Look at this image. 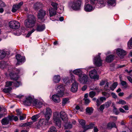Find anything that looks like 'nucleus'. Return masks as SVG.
<instances>
[{
  "label": "nucleus",
  "mask_w": 132,
  "mask_h": 132,
  "mask_svg": "<svg viewBox=\"0 0 132 132\" xmlns=\"http://www.w3.org/2000/svg\"><path fill=\"white\" fill-rule=\"evenodd\" d=\"M35 19L34 16L32 15H29L28 19L24 21V24L27 28L33 27L35 26Z\"/></svg>",
  "instance_id": "obj_1"
},
{
  "label": "nucleus",
  "mask_w": 132,
  "mask_h": 132,
  "mask_svg": "<svg viewBox=\"0 0 132 132\" xmlns=\"http://www.w3.org/2000/svg\"><path fill=\"white\" fill-rule=\"evenodd\" d=\"M53 118L55 124L59 128H61V126L58 112H55L54 113Z\"/></svg>",
  "instance_id": "obj_2"
},
{
  "label": "nucleus",
  "mask_w": 132,
  "mask_h": 132,
  "mask_svg": "<svg viewBox=\"0 0 132 132\" xmlns=\"http://www.w3.org/2000/svg\"><path fill=\"white\" fill-rule=\"evenodd\" d=\"M78 81L81 84H86L87 83L88 80V77L85 74L82 73L79 75L78 77Z\"/></svg>",
  "instance_id": "obj_3"
},
{
  "label": "nucleus",
  "mask_w": 132,
  "mask_h": 132,
  "mask_svg": "<svg viewBox=\"0 0 132 132\" xmlns=\"http://www.w3.org/2000/svg\"><path fill=\"white\" fill-rule=\"evenodd\" d=\"M9 27L14 29H17L20 27V24L17 21H10L9 24Z\"/></svg>",
  "instance_id": "obj_4"
},
{
  "label": "nucleus",
  "mask_w": 132,
  "mask_h": 132,
  "mask_svg": "<svg viewBox=\"0 0 132 132\" xmlns=\"http://www.w3.org/2000/svg\"><path fill=\"white\" fill-rule=\"evenodd\" d=\"M52 111L49 108L46 109L45 111L44 112V117L47 121H48L52 115Z\"/></svg>",
  "instance_id": "obj_5"
},
{
  "label": "nucleus",
  "mask_w": 132,
  "mask_h": 132,
  "mask_svg": "<svg viewBox=\"0 0 132 132\" xmlns=\"http://www.w3.org/2000/svg\"><path fill=\"white\" fill-rule=\"evenodd\" d=\"M100 55L101 54L99 53L98 55L95 57L94 60V64L97 66H100L102 64V60L101 59Z\"/></svg>",
  "instance_id": "obj_6"
},
{
  "label": "nucleus",
  "mask_w": 132,
  "mask_h": 132,
  "mask_svg": "<svg viewBox=\"0 0 132 132\" xmlns=\"http://www.w3.org/2000/svg\"><path fill=\"white\" fill-rule=\"evenodd\" d=\"M89 75L90 78L98 80L99 76L97 75L96 70L94 69L90 71L89 73Z\"/></svg>",
  "instance_id": "obj_7"
},
{
  "label": "nucleus",
  "mask_w": 132,
  "mask_h": 132,
  "mask_svg": "<svg viewBox=\"0 0 132 132\" xmlns=\"http://www.w3.org/2000/svg\"><path fill=\"white\" fill-rule=\"evenodd\" d=\"M80 5L81 2L79 1H77L72 3L71 7L74 10H77L80 9Z\"/></svg>",
  "instance_id": "obj_8"
},
{
  "label": "nucleus",
  "mask_w": 132,
  "mask_h": 132,
  "mask_svg": "<svg viewBox=\"0 0 132 132\" xmlns=\"http://www.w3.org/2000/svg\"><path fill=\"white\" fill-rule=\"evenodd\" d=\"M33 98L30 96H27L25 100L23 101V104L27 106H30L33 101Z\"/></svg>",
  "instance_id": "obj_9"
},
{
  "label": "nucleus",
  "mask_w": 132,
  "mask_h": 132,
  "mask_svg": "<svg viewBox=\"0 0 132 132\" xmlns=\"http://www.w3.org/2000/svg\"><path fill=\"white\" fill-rule=\"evenodd\" d=\"M16 71H17L16 73L12 72L10 74V78L12 80H16L18 79L19 78L18 74L20 70L17 69H16Z\"/></svg>",
  "instance_id": "obj_10"
},
{
  "label": "nucleus",
  "mask_w": 132,
  "mask_h": 132,
  "mask_svg": "<svg viewBox=\"0 0 132 132\" xmlns=\"http://www.w3.org/2000/svg\"><path fill=\"white\" fill-rule=\"evenodd\" d=\"M117 53L118 56L121 59L123 58L127 54L125 51L121 48L117 49Z\"/></svg>",
  "instance_id": "obj_11"
},
{
  "label": "nucleus",
  "mask_w": 132,
  "mask_h": 132,
  "mask_svg": "<svg viewBox=\"0 0 132 132\" xmlns=\"http://www.w3.org/2000/svg\"><path fill=\"white\" fill-rule=\"evenodd\" d=\"M46 14V11L43 10H40L38 13V18L40 20H43Z\"/></svg>",
  "instance_id": "obj_12"
},
{
  "label": "nucleus",
  "mask_w": 132,
  "mask_h": 132,
  "mask_svg": "<svg viewBox=\"0 0 132 132\" xmlns=\"http://www.w3.org/2000/svg\"><path fill=\"white\" fill-rule=\"evenodd\" d=\"M56 89L58 90V94H60V96H63L64 95V88L62 85H60L57 86Z\"/></svg>",
  "instance_id": "obj_13"
},
{
  "label": "nucleus",
  "mask_w": 132,
  "mask_h": 132,
  "mask_svg": "<svg viewBox=\"0 0 132 132\" xmlns=\"http://www.w3.org/2000/svg\"><path fill=\"white\" fill-rule=\"evenodd\" d=\"M60 96V94H54L52 97V99L54 102L56 103H59L60 101V97H62Z\"/></svg>",
  "instance_id": "obj_14"
},
{
  "label": "nucleus",
  "mask_w": 132,
  "mask_h": 132,
  "mask_svg": "<svg viewBox=\"0 0 132 132\" xmlns=\"http://www.w3.org/2000/svg\"><path fill=\"white\" fill-rule=\"evenodd\" d=\"M23 4V2H21L18 4H16L13 5L12 10V11L13 12H15L21 7Z\"/></svg>",
  "instance_id": "obj_15"
},
{
  "label": "nucleus",
  "mask_w": 132,
  "mask_h": 132,
  "mask_svg": "<svg viewBox=\"0 0 132 132\" xmlns=\"http://www.w3.org/2000/svg\"><path fill=\"white\" fill-rule=\"evenodd\" d=\"M10 115L7 117H5L1 121V123L3 125H6L8 124L10 121H11L10 119Z\"/></svg>",
  "instance_id": "obj_16"
},
{
  "label": "nucleus",
  "mask_w": 132,
  "mask_h": 132,
  "mask_svg": "<svg viewBox=\"0 0 132 132\" xmlns=\"http://www.w3.org/2000/svg\"><path fill=\"white\" fill-rule=\"evenodd\" d=\"M78 84L76 81H75L73 83L71 88V91L73 92H76L78 89Z\"/></svg>",
  "instance_id": "obj_17"
},
{
  "label": "nucleus",
  "mask_w": 132,
  "mask_h": 132,
  "mask_svg": "<svg viewBox=\"0 0 132 132\" xmlns=\"http://www.w3.org/2000/svg\"><path fill=\"white\" fill-rule=\"evenodd\" d=\"M16 57L18 61L17 64H19L23 62L25 60L24 57L22 56L19 54L16 55Z\"/></svg>",
  "instance_id": "obj_18"
},
{
  "label": "nucleus",
  "mask_w": 132,
  "mask_h": 132,
  "mask_svg": "<svg viewBox=\"0 0 132 132\" xmlns=\"http://www.w3.org/2000/svg\"><path fill=\"white\" fill-rule=\"evenodd\" d=\"M114 56L113 55H110L106 56L105 59L106 61L108 63L111 62L114 59Z\"/></svg>",
  "instance_id": "obj_19"
},
{
  "label": "nucleus",
  "mask_w": 132,
  "mask_h": 132,
  "mask_svg": "<svg viewBox=\"0 0 132 132\" xmlns=\"http://www.w3.org/2000/svg\"><path fill=\"white\" fill-rule=\"evenodd\" d=\"M60 116L61 119L65 122L67 121V116L65 112L63 111H61L60 113Z\"/></svg>",
  "instance_id": "obj_20"
},
{
  "label": "nucleus",
  "mask_w": 132,
  "mask_h": 132,
  "mask_svg": "<svg viewBox=\"0 0 132 132\" xmlns=\"http://www.w3.org/2000/svg\"><path fill=\"white\" fill-rule=\"evenodd\" d=\"M84 8L85 11L88 12H90L94 9L92 6L88 4H85L84 6Z\"/></svg>",
  "instance_id": "obj_21"
},
{
  "label": "nucleus",
  "mask_w": 132,
  "mask_h": 132,
  "mask_svg": "<svg viewBox=\"0 0 132 132\" xmlns=\"http://www.w3.org/2000/svg\"><path fill=\"white\" fill-rule=\"evenodd\" d=\"M48 121H47L46 119H42L40 120L39 122V125L42 127H44L48 122Z\"/></svg>",
  "instance_id": "obj_22"
},
{
  "label": "nucleus",
  "mask_w": 132,
  "mask_h": 132,
  "mask_svg": "<svg viewBox=\"0 0 132 132\" xmlns=\"http://www.w3.org/2000/svg\"><path fill=\"white\" fill-rule=\"evenodd\" d=\"M55 9L52 8H50L49 9L50 16V17L56 14V12Z\"/></svg>",
  "instance_id": "obj_23"
},
{
  "label": "nucleus",
  "mask_w": 132,
  "mask_h": 132,
  "mask_svg": "<svg viewBox=\"0 0 132 132\" xmlns=\"http://www.w3.org/2000/svg\"><path fill=\"white\" fill-rule=\"evenodd\" d=\"M85 111L87 114L90 115L93 113V109L92 107H88L86 108Z\"/></svg>",
  "instance_id": "obj_24"
},
{
  "label": "nucleus",
  "mask_w": 132,
  "mask_h": 132,
  "mask_svg": "<svg viewBox=\"0 0 132 132\" xmlns=\"http://www.w3.org/2000/svg\"><path fill=\"white\" fill-rule=\"evenodd\" d=\"M32 104L34 106L38 108L40 107L42 105L41 103L38 102L36 100L33 101Z\"/></svg>",
  "instance_id": "obj_25"
},
{
  "label": "nucleus",
  "mask_w": 132,
  "mask_h": 132,
  "mask_svg": "<svg viewBox=\"0 0 132 132\" xmlns=\"http://www.w3.org/2000/svg\"><path fill=\"white\" fill-rule=\"evenodd\" d=\"M42 7V5L40 3H36L34 4V9L36 10H38Z\"/></svg>",
  "instance_id": "obj_26"
},
{
  "label": "nucleus",
  "mask_w": 132,
  "mask_h": 132,
  "mask_svg": "<svg viewBox=\"0 0 132 132\" xmlns=\"http://www.w3.org/2000/svg\"><path fill=\"white\" fill-rule=\"evenodd\" d=\"M45 28V26L43 25H38L36 29L37 31H43Z\"/></svg>",
  "instance_id": "obj_27"
},
{
  "label": "nucleus",
  "mask_w": 132,
  "mask_h": 132,
  "mask_svg": "<svg viewBox=\"0 0 132 132\" xmlns=\"http://www.w3.org/2000/svg\"><path fill=\"white\" fill-rule=\"evenodd\" d=\"M107 127L109 129H111L113 127H116V124L114 122H110L107 125Z\"/></svg>",
  "instance_id": "obj_28"
},
{
  "label": "nucleus",
  "mask_w": 132,
  "mask_h": 132,
  "mask_svg": "<svg viewBox=\"0 0 132 132\" xmlns=\"http://www.w3.org/2000/svg\"><path fill=\"white\" fill-rule=\"evenodd\" d=\"M111 87L110 86V84L108 82H107L106 84L104 86V89L106 91L109 92L111 90Z\"/></svg>",
  "instance_id": "obj_29"
},
{
  "label": "nucleus",
  "mask_w": 132,
  "mask_h": 132,
  "mask_svg": "<svg viewBox=\"0 0 132 132\" xmlns=\"http://www.w3.org/2000/svg\"><path fill=\"white\" fill-rule=\"evenodd\" d=\"M61 78L59 75L55 76L53 78V80L55 82H58L60 80Z\"/></svg>",
  "instance_id": "obj_30"
},
{
  "label": "nucleus",
  "mask_w": 132,
  "mask_h": 132,
  "mask_svg": "<svg viewBox=\"0 0 132 132\" xmlns=\"http://www.w3.org/2000/svg\"><path fill=\"white\" fill-rule=\"evenodd\" d=\"M73 72L74 74L79 75H81L82 73V71L79 69H77L74 70L73 71Z\"/></svg>",
  "instance_id": "obj_31"
},
{
  "label": "nucleus",
  "mask_w": 132,
  "mask_h": 132,
  "mask_svg": "<svg viewBox=\"0 0 132 132\" xmlns=\"http://www.w3.org/2000/svg\"><path fill=\"white\" fill-rule=\"evenodd\" d=\"M95 124L94 123H91L89 125L86 126L84 128V130L91 129L94 127Z\"/></svg>",
  "instance_id": "obj_32"
},
{
  "label": "nucleus",
  "mask_w": 132,
  "mask_h": 132,
  "mask_svg": "<svg viewBox=\"0 0 132 132\" xmlns=\"http://www.w3.org/2000/svg\"><path fill=\"white\" fill-rule=\"evenodd\" d=\"M6 56L5 52L3 51H0V60H1L4 58Z\"/></svg>",
  "instance_id": "obj_33"
},
{
  "label": "nucleus",
  "mask_w": 132,
  "mask_h": 132,
  "mask_svg": "<svg viewBox=\"0 0 132 132\" xmlns=\"http://www.w3.org/2000/svg\"><path fill=\"white\" fill-rule=\"evenodd\" d=\"M39 117L40 114H37L32 116L31 118V119L32 120L34 121H36L37 120Z\"/></svg>",
  "instance_id": "obj_34"
},
{
  "label": "nucleus",
  "mask_w": 132,
  "mask_h": 132,
  "mask_svg": "<svg viewBox=\"0 0 132 132\" xmlns=\"http://www.w3.org/2000/svg\"><path fill=\"white\" fill-rule=\"evenodd\" d=\"M78 121L80 124L82 126V127L84 129V128L86 126H85V121L83 120H79Z\"/></svg>",
  "instance_id": "obj_35"
},
{
  "label": "nucleus",
  "mask_w": 132,
  "mask_h": 132,
  "mask_svg": "<svg viewBox=\"0 0 132 132\" xmlns=\"http://www.w3.org/2000/svg\"><path fill=\"white\" fill-rule=\"evenodd\" d=\"M12 88L11 87L5 88L3 90V91L4 93H7L10 92Z\"/></svg>",
  "instance_id": "obj_36"
},
{
  "label": "nucleus",
  "mask_w": 132,
  "mask_h": 132,
  "mask_svg": "<svg viewBox=\"0 0 132 132\" xmlns=\"http://www.w3.org/2000/svg\"><path fill=\"white\" fill-rule=\"evenodd\" d=\"M10 119L11 121L14 120L15 121H17L18 119V118L17 116L14 115H10Z\"/></svg>",
  "instance_id": "obj_37"
},
{
  "label": "nucleus",
  "mask_w": 132,
  "mask_h": 132,
  "mask_svg": "<svg viewBox=\"0 0 132 132\" xmlns=\"http://www.w3.org/2000/svg\"><path fill=\"white\" fill-rule=\"evenodd\" d=\"M121 84L122 86H124V87L125 88H127L128 85L126 81L122 80H121Z\"/></svg>",
  "instance_id": "obj_38"
},
{
  "label": "nucleus",
  "mask_w": 132,
  "mask_h": 132,
  "mask_svg": "<svg viewBox=\"0 0 132 132\" xmlns=\"http://www.w3.org/2000/svg\"><path fill=\"white\" fill-rule=\"evenodd\" d=\"M109 5H113L115 4V0H108L107 2Z\"/></svg>",
  "instance_id": "obj_39"
},
{
  "label": "nucleus",
  "mask_w": 132,
  "mask_h": 132,
  "mask_svg": "<svg viewBox=\"0 0 132 132\" xmlns=\"http://www.w3.org/2000/svg\"><path fill=\"white\" fill-rule=\"evenodd\" d=\"M33 121L27 122L23 124L21 126L22 127H23L26 126H29L32 124L33 123Z\"/></svg>",
  "instance_id": "obj_40"
},
{
  "label": "nucleus",
  "mask_w": 132,
  "mask_h": 132,
  "mask_svg": "<svg viewBox=\"0 0 132 132\" xmlns=\"http://www.w3.org/2000/svg\"><path fill=\"white\" fill-rule=\"evenodd\" d=\"M64 126L66 129H70L72 128V125L71 124L66 123L65 124Z\"/></svg>",
  "instance_id": "obj_41"
},
{
  "label": "nucleus",
  "mask_w": 132,
  "mask_h": 132,
  "mask_svg": "<svg viewBox=\"0 0 132 132\" xmlns=\"http://www.w3.org/2000/svg\"><path fill=\"white\" fill-rule=\"evenodd\" d=\"M52 6L54 8L55 10H57V4L56 3L54 2H52L51 3Z\"/></svg>",
  "instance_id": "obj_42"
},
{
  "label": "nucleus",
  "mask_w": 132,
  "mask_h": 132,
  "mask_svg": "<svg viewBox=\"0 0 132 132\" xmlns=\"http://www.w3.org/2000/svg\"><path fill=\"white\" fill-rule=\"evenodd\" d=\"M117 103L119 104L125 105L126 104V102L124 100L121 99L119 100L118 102H117Z\"/></svg>",
  "instance_id": "obj_43"
},
{
  "label": "nucleus",
  "mask_w": 132,
  "mask_h": 132,
  "mask_svg": "<svg viewBox=\"0 0 132 132\" xmlns=\"http://www.w3.org/2000/svg\"><path fill=\"white\" fill-rule=\"evenodd\" d=\"M96 94V93L93 91L90 92L89 93V96L91 98H93Z\"/></svg>",
  "instance_id": "obj_44"
},
{
  "label": "nucleus",
  "mask_w": 132,
  "mask_h": 132,
  "mask_svg": "<svg viewBox=\"0 0 132 132\" xmlns=\"http://www.w3.org/2000/svg\"><path fill=\"white\" fill-rule=\"evenodd\" d=\"M56 128L54 126H52L51 127L48 131L49 132H56Z\"/></svg>",
  "instance_id": "obj_45"
},
{
  "label": "nucleus",
  "mask_w": 132,
  "mask_h": 132,
  "mask_svg": "<svg viewBox=\"0 0 132 132\" xmlns=\"http://www.w3.org/2000/svg\"><path fill=\"white\" fill-rule=\"evenodd\" d=\"M99 4H101L102 5V6H104L106 4V1L104 0H102L101 1H100L98 2Z\"/></svg>",
  "instance_id": "obj_46"
},
{
  "label": "nucleus",
  "mask_w": 132,
  "mask_h": 132,
  "mask_svg": "<svg viewBox=\"0 0 132 132\" xmlns=\"http://www.w3.org/2000/svg\"><path fill=\"white\" fill-rule=\"evenodd\" d=\"M69 99L68 98H63L62 100V105L64 106L65 105L68 103Z\"/></svg>",
  "instance_id": "obj_47"
},
{
  "label": "nucleus",
  "mask_w": 132,
  "mask_h": 132,
  "mask_svg": "<svg viewBox=\"0 0 132 132\" xmlns=\"http://www.w3.org/2000/svg\"><path fill=\"white\" fill-rule=\"evenodd\" d=\"M12 82L10 81H7L6 82L5 87H10L11 86L12 84Z\"/></svg>",
  "instance_id": "obj_48"
},
{
  "label": "nucleus",
  "mask_w": 132,
  "mask_h": 132,
  "mask_svg": "<svg viewBox=\"0 0 132 132\" xmlns=\"http://www.w3.org/2000/svg\"><path fill=\"white\" fill-rule=\"evenodd\" d=\"M118 85V84L117 82H115L113 83L112 85V87H111V90L113 91L114 89Z\"/></svg>",
  "instance_id": "obj_49"
},
{
  "label": "nucleus",
  "mask_w": 132,
  "mask_h": 132,
  "mask_svg": "<svg viewBox=\"0 0 132 132\" xmlns=\"http://www.w3.org/2000/svg\"><path fill=\"white\" fill-rule=\"evenodd\" d=\"M21 84L20 81H16L14 84V86L16 87H18Z\"/></svg>",
  "instance_id": "obj_50"
},
{
  "label": "nucleus",
  "mask_w": 132,
  "mask_h": 132,
  "mask_svg": "<svg viewBox=\"0 0 132 132\" xmlns=\"http://www.w3.org/2000/svg\"><path fill=\"white\" fill-rule=\"evenodd\" d=\"M111 103V101L110 100H109L105 103V106L106 108H108L110 106Z\"/></svg>",
  "instance_id": "obj_51"
},
{
  "label": "nucleus",
  "mask_w": 132,
  "mask_h": 132,
  "mask_svg": "<svg viewBox=\"0 0 132 132\" xmlns=\"http://www.w3.org/2000/svg\"><path fill=\"white\" fill-rule=\"evenodd\" d=\"M102 94L103 95L106 97V98H108L110 96V95L108 93L105 92H103Z\"/></svg>",
  "instance_id": "obj_52"
},
{
  "label": "nucleus",
  "mask_w": 132,
  "mask_h": 132,
  "mask_svg": "<svg viewBox=\"0 0 132 132\" xmlns=\"http://www.w3.org/2000/svg\"><path fill=\"white\" fill-rule=\"evenodd\" d=\"M6 5L5 3L1 0H0V8L5 7Z\"/></svg>",
  "instance_id": "obj_53"
},
{
  "label": "nucleus",
  "mask_w": 132,
  "mask_h": 132,
  "mask_svg": "<svg viewBox=\"0 0 132 132\" xmlns=\"http://www.w3.org/2000/svg\"><path fill=\"white\" fill-rule=\"evenodd\" d=\"M35 29H33L31 31L29 32L27 35H26V37H29L31 34L35 31Z\"/></svg>",
  "instance_id": "obj_54"
},
{
  "label": "nucleus",
  "mask_w": 132,
  "mask_h": 132,
  "mask_svg": "<svg viewBox=\"0 0 132 132\" xmlns=\"http://www.w3.org/2000/svg\"><path fill=\"white\" fill-rule=\"evenodd\" d=\"M113 111L117 115L119 113V111L115 106L113 107Z\"/></svg>",
  "instance_id": "obj_55"
},
{
  "label": "nucleus",
  "mask_w": 132,
  "mask_h": 132,
  "mask_svg": "<svg viewBox=\"0 0 132 132\" xmlns=\"http://www.w3.org/2000/svg\"><path fill=\"white\" fill-rule=\"evenodd\" d=\"M84 100L85 101V104H88L90 102L89 100L87 98H84Z\"/></svg>",
  "instance_id": "obj_56"
},
{
  "label": "nucleus",
  "mask_w": 132,
  "mask_h": 132,
  "mask_svg": "<svg viewBox=\"0 0 132 132\" xmlns=\"http://www.w3.org/2000/svg\"><path fill=\"white\" fill-rule=\"evenodd\" d=\"M26 118V116L24 114L23 115L20 116V120H22L25 119Z\"/></svg>",
  "instance_id": "obj_57"
},
{
  "label": "nucleus",
  "mask_w": 132,
  "mask_h": 132,
  "mask_svg": "<svg viewBox=\"0 0 132 132\" xmlns=\"http://www.w3.org/2000/svg\"><path fill=\"white\" fill-rule=\"evenodd\" d=\"M128 45H130L131 47H132V37L128 42Z\"/></svg>",
  "instance_id": "obj_58"
},
{
  "label": "nucleus",
  "mask_w": 132,
  "mask_h": 132,
  "mask_svg": "<svg viewBox=\"0 0 132 132\" xmlns=\"http://www.w3.org/2000/svg\"><path fill=\"white\" fill-rule=\"evenodd\" d=\"M100 100L101 102H102L104 101H105L106 100V98L104 97H101L100 98Z\"/></svg>",
  "instance_id": "obj_59"
},
{
  "label": "nucleus",
  "mask_w": 132,
  "mask_h": 132,
  "mask_svg": "<svg viewBox=\"0 0 132 132\" xmlns=\"http://www.w3.org/2000/svg\"><path fill=\"white\" fill-rule=\"evenodd\" d=\"M126 77L128 81L131 83H132V78L129 76H127Z\"/></svg>",
  "instance_id": "obj_60"
},
{
  "label": "nucleus",
  "mask_w": 132,
  "mask_h": 132,
  "mask_svg": "<svg viewBox=\"0 0 132 132\" xmlns=\"http://www.w3.org/2000/svg\"><path fill=\"white\" fill-rule=\"evenodd\" d=\"M16 112L17 113V114L18 115H20L22 114V112L19 109H16Z\"/></svg>",
  "instance_id": "obj_61"
},
{
  "label": "nucleus",
  "mask_w": 132,
  "mask_h": 132,
  "mask_svg": "<svg viewBox=\"0 0 132 132\" xmlns=\"http://www.w3.org/2000/svg\"><path fill=\"white\" fill-rule=\"evenodd\" d=\"M104 104H103L100 106V110L101 111H103V109H104Z\"/></svg>",
  "instance_id": "obj_62"
},
{
  "label": "nucleus",
  "mask_w": 132,
  "mask_h": 132,
  "mask_svg": "<svg viewBox=\"0 0 132 132\" xmlns=\"http://www.w3.org/2000/svg\"><path fill=\"white\" fill-rule=\"evenodd\" d=\"M105 83V81L104 80H102L100 83V85L101 86L104 85Z\"/></svg>",
  "instance_id": "obj_63"
},
{
  "label": "nucleus",
  "mask_w": 132,
  "mask_h": 132,
  "mask_svg": "<svg viewBox=\"0 0 132 132\" xmlns=\"http://www.w3.org/2000/svg\"><path fill=\"white\" fill-rule=\"evenodd\" d=\"M123 108L126 110H128L129 109V107L127 105L124 106Z\"/></svg>",
  "instance_id": "obj_64"
}]
</instances>
